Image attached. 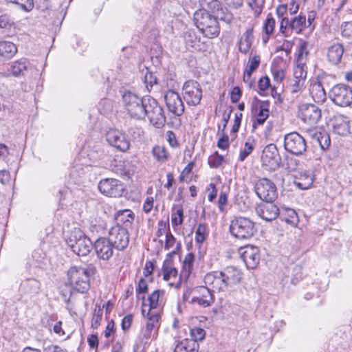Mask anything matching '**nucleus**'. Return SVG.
Wrapping results in <instances>:
<instances>
[{"label":"nucleus","mask_w":352,"mask_h":352,"mask_svg":"<svg viewBox=\"0 0 352 352\" xmlns=\"http://www.w3.org/2000/svg\"><path fill=\"white\" fill-rule=\"evenodd\" d=\"M241 94H242V92H241V89L239 87H234L232 91H231V95H230V100L232 101V102L233 103H236L237 102L241 96Z\"/></svg>","instance_id":"0e129e2a"},{"label":"nucleus","mask_w":352,"mask_h":352,"mask_svg":"<svg viewBox=\"0 0 352 352\" xmlns=\"http://www.w3.org/2000/svg\"><path fill=\"white\" fill-rule=\"evenodd\" d=\"M152 153L157 161L165 160L168 158L166 148L162 146H155L153 148Z\"/></svg>","instance_id":"37998d69"},{"label":"nucleus","mask_w":352,"mask_h":352,"mask_svg":"<svg viewBox=\"0 0 352 352\" xmlns=\"http://www.w3.org/2000/svg\"><path fill=\"white\" fill-rule=\"evenodd\" d=\"M289 29L299 34L307 28V21L305 15L300 14L289 20Z\"/></svg>","instance_id":"473e14b6"},{"label":"nucleus","mask_w":352,"mask_h":352,"mask_svg":"<svg viewBox=\"0 0 352 352\" xmlns=\"http://www.w3.org/2000/svg\"><path fill=\"white\" fill-rule=\"evenodd\" d=\"M289 20L287 17L281 19L280 24V32L285 36H288V30L289 29Z\"/></svg>","instance_id":"13d9d810"},{"label":"nucleus","mask_w":352,"mask_h":352,"mask_svg":"<svg viewBox=\"0 0 352 352\" xmlns=\"http://www.w3.org/2000/svg\"><path fill=\"white\" fill-rule=\"evenodd\" d=\"M280 218L285 221L286 223L296 226L298 223V217L297 213L294 209L286 208L284 209L281 212H279Z\"/></svg>","instance_id":"c9c22d12"},{"label":"nucleus","mask_w":352,"mask_h":352,"mask_svg":"<svg viewBox=\"0 0 352 352\" xmlns=\"http://www.w3.org/2000/svg\"><path fill=\"white\" fill-rule=\"evenodd\" d=\"M16 4L25 12H30L34 8L33 0H18Z\"/></svg>","instance_id":"4d7b16f0"},{"label":"nucleus","mask_w":352,"mask_h":352,"mask_svg":"<svg viewBox=\"0 0 352 352\" xmlns=\"http://www.w3.org/2000/svg\"><path fill=\"white\" fill-rule=\"evenodd\" d=\"M148 291V284L145 279L140 278L138 283V287L136 288V292L138 294H144Z\"/></svg>","instance_id":"338daca9"},{"label":"nucleus","mask_w":352,"mask_h":352,"mask_svg":"<svg viewBox=\"0 0 352 352\" xmlns=\"http://www.w3.org/2000/svg\"><path fill=\"white\" fill-rule=\"evenodd\" d=\"M208 235V226L206 223H200L195 232V241L201 244Z\"/></svg>","instance_id":"4c0bfd02"},{"label":"nucleus","mask_w":352,"mask_h":352,"mask_svg":"<svg viewBox=\"0 0 352 352\" xmlns=\"http://www.w3.org/2000/svg\"><path fill=\"white\" fill-rule=\"evenodd\" d=\"M258 89L260 91H265L270 86V80L268 76H264L258 80Z\"/></svg>","instance_id":"e2e57ef3"},{"label":"nucleus","mask_w":352,"mask_h":352,"mask_svg":"<svg viewBox=\"0 0 352 352\" xmlns=\"http://www.w3.org/2000/svg\"><path fill=\"white\" fill-rule=\"evenodd\" d=\"M254 191L257 197L265 202H274L278 197L276 185L266 177L261 178L256 182Z\"/></svg>","instance_id":"423d86ee"},{"label":"nucleus","mask_w":352,"mask_h":352,"mask_svg":"<svg viewBox=\"0 0 352 352\" xmlns=\"http://www.w3.org/2000/svg\"><path fill=\"white\" fill-rule=\"evenodd\" d=\"M195 292H197L199 295L192 297L191 300L192 303H197L202 307H208L211 306L214 302L212 292L207 287H199Z\"/></svg>","instance_id":"4be33fe9"},{"label":"nucleus","mask_w":352,"mask_h":352,"mask_svg":"<svg viewBox=\"0 0 352 352\" xmlns=\"http://www.w3.org/2000/svg\"><path fill=\"white\" fill-rule=\"evenodd\" d=\"M305 82L304 80H298L294 78L289 85L290 91L292 94L299 92L304 87Z\"/></svg>","instance_id":"3c124183"},{"label":"nucleus","mask_w":352,"mask_h":352,"mask_svg":"<svg viewBox=\"0 0 352 352\" xmlns=\"http://www.w3.org/2000/svg\"><path fill=\"white\" fill-rule=\"evenodd\" d=\"M147 105L145 113L151 123L156 128L163 126L166 122V116L162 107L153 98L148 100Z\"/></svg>","instance_id":"9b49d317"},{"label":"nucleus","mask_w":352,"mask_h":352,"mask_svg":"<svg viewBox=\"0 0 352 352\" xmlns=\"http://www.w3.org/2000/svg\"><path fill=\"white\" fill-rule=\"evenodd\" d=\"M109 240L115 249L122 251L129 245V234L126 228L116 225L109 231Z\"/></svg>","instance_id":"9d476101"},{"label":"nucleus","mask_w":352,"mask_h":352,"mask_svg":"<svg viewBox=\"0 0 352 352\" xmlns=\"http://www.w3.org/2000/svg\"><path fill=\"white\" fill-rule=\"evenodd\" d=\"M223 162V157L215 152L208 159V164L212 168H217L220 166Z\"/></svg>","instance_id":"09e8293b"},{"label":"nucleus","mask_w":352,"mask_h":352,"mask_svg":"<svg viewBox=\"0 0 352 352\" xmlns=\"http://www.w3.org/2000/svg\"><path fill=\"white\" fill-rule=\"evenodd\" d=\"M68 246L79 256L88 255L93 249L90 239L80 228H74L66 240Z\"/></svg>","instance_id":"7ed1b4c3"},{"label":"nucleus","mask_w":352,"mask_h":352,"mask_svg":"<svg viewBox=\"0 0 352 352\" xmlns=\"http://www.w3.org/2000/svg\"><path fill=\"white\" fill-rule=\"evenodd\" d=\"M117 225L123 224L126 227L131 225L134 219V214L130 210H121L114 214Z\"/></svg>","instance_id":"72a5a7b5"},{"label":"nucleus","mask_w":352,"mask_h":352,"mask_svg":"<svg viewBox=\"0 0 352 352\" xmlns=\"http://www.w3.org/2000/svg\"><path fill=\"white\" fill-rule=\"evenodd\" d=\"M154 199L152 197H148L143 204V211L145 213H149L153 207Z\"/></svg>","instance_id":"69168bd1"},{"label":"nucleus","mask_w":352,"mask_h":352,"mask_svg":"<svg viewBox=\"0 0 352 352\" xmlns=\"http://www.w3.org/2000/svg\"><path fill=\"white\" fill-rule=\"evenodd\" d=\"M17 52L16 45L7 41H0V62L13 58Z\"/></svg>","instance_id":"a878e982"},{"label":"nucleus","mask_w":352,"mask_h":352,"mask_svg":"<svg viewBox=\"0 0 352 352\" xmlns=\"http://www.w3.org/2000/svg\"><path fill=\"white\" fill-rule=\"evenodd\" d=\"M164 294V291H161L159 289H157L154 291L149 296H148V309L151 310V311H153L152 309H155L158 305L160 300L161 294L163 295Z\"/></svg>","instance_id":"ea45409f"},{"label":"nucleus","mask_w":352,"mask_h":352,"mask_svg":"<svg viewBox=\"0 0 352 352\" xmlns=\"http://www.w3.org/2000/svg\"><path fill=\"white\" fill-rule=\"evenodd\" d=\"M256 211L260 217L267 221L275 219L279 214V209L273 202H266L258 205Z\"/></svg>","instance_id":"5701e85b"},{"label":"nucleus","mask_w":352,"mask_h":352,"mask_svg":"<svg viewBox=\"0 0 352 352\" xmlns=\"http://www.w3.org/2000/svg\"><path fill=\"white\" fill-rule=\"evenodd\" d=\"M253 39V29L249 28L241 36L238 43L239 50L243 54H247L251 48Z\"/></svg>","instance_id":"7c9ffc66"},{"label":"nucleus","mask_w":352,"mask_h":352,"mask_svg":"<svg viewBox=\"0 0 352 352\" xmlns=\"http://www.w3.org/2000/svg\"><path fill=\"white\" fill-rule=\"evenodd\" d=\"M204 283L206 287L213 292L225 291L228 288L220 271L208 273L204 277Z\"/></svg>","instance_id":"aec40b11"},{"label":"nucleus","mask_w":352,"mask_h":352,"mask_svg":"<svg viewBox=\"0 0 352 352\" xmlns=\"http://www.w3.org/2000/svg\"><path fill=\"white\" fill-rule=\"evenodd\" d=\"M275 24V19L272 16L271 14H269L264 23L263 28V31L266 35L270 36L271 34H272Z\"/></svg>","instance_id":"49530a36"},{"label":"nucleus","mask_w":352,"mask_h":352,"mask_svg":"<svg viewBox=\"0 0 352 352\" xmlns=\"http://www.w3.org/2000/svg\"><path fill=\"white\" fill-rule=\"evenodd\" d=\"M249 6L254 12L255 15L258 16L262 12L261 3L259 0H251L248 3Z\"/></svg>","instance_id":"bf43d9fd"},{"label":"nucleus","mask_w":352,"mask_h":352,"mask_svg":"<svg viewBox=\"0 0 352 352\" xmlns=\"http://www.w3.org/2000/svg\"><path fill=\"white\" fill-rule=\"evenodd\" d=\"M299 117L309 125L318 123L321 118L320 109L313 104H302L299 107Z\"/></svg>","instance_id":"dca6fc26"},{"label":"nucleus","mask_w":352,"mask_h":352,"mask_svg":"<svg viewBox=\"0 0 352 352\" xmlns=\"http://www.w3.org/2000/svg\"><path fill=\"white\" fill-rule=\"evenodd\" d=\"M317 140L322 150L327 149L331 144L330 136L327 133H320L317 135Z\"/></svg>","instance_id":"c03bdc74"},{"label":"nucleus","mask_w":352,"mask_h":352,"mask_svg":"<svg viewBox=\"0 0 352 352\" xmlns=\"http://www.w3.org/2000/svg\"><path fill=\"white\" fill-rule=\"evenodd\" d=\"M144 83L149 90V87L152 88L153 85L157 83L156 76L153 73L147 72L144 76Z\"/></svg>","instance_id":"5fc2aeb1"},{"label":"nucleus","mask_w":352,"mask_h":352,"mask_svg":"<svg viewBox=\"0 0 352 352\" xmlns=\"http://www.w3.org/2000/svg\"><path fill=\"white\" fill-rule=\"evenodd\" d=\"M331 100L338 106L348 107L352 103V89L349 86L338 84L329 92Z\"/></svg>","instance_id":"6e6552de"},{"label":"nucleus","mask_w":352,"mask_h":352,"mask_svg":"<svg viewBox=\"0 0 352 352\" xmlns=\"http://www.w3.org/2000/svg\"><path fill=\"white\" fill-rule=\"evenodd\" d=\"M214 16L218 20L224 21L226 23H230L233 19L232 14L226 8H223L221 3L219 4L218 10H214L212 12Z\"/></svg>","instance_id":"e433bc0d"},{"label":"nucleus","mask_w":352,"mask_h":352,"mask_svg":"<svg viewBox=\"0 0 352 352\" xmlns=\"http://www.w3.org/2000/svg\"><path fill=\"white\" fill-rule=\"evenodd\" d=\"M302 277V273L301 266L298 265H294L292 272V283L294 285L297 284Z\"/></svg>","instance_id":"603ef678"},{"label":"nucleus","mask_w":352,"mask_h":352,"mask_svg":"<svg viewBox=\"0 0 352 352\" xmlns=\"http://www.w3.org/2000/svg\"><path fill=\"white\" fill-rule=\"evenodd\" d=\"M146 305L143 302L142 314L144 316L147 318L146 329L145 331L144 332V337L146 340H148L151 336L152 331L155 328H158L160 315L155 311H151L150 309H148V311L146 312Z\"/></svg>","instance_id":"412c9836"},{"label":"nucleus","mask_w":352,"mask_h":352,"mask_svg":"<svg viewBox=\"0 0 352 352\" xmlns=\"http://www.w3.org/2000/svg\"><path fill=\"white\" fill-rule=\"evenodd\" d=\"M29 65L30 63L26 59L22 58L13 62L10 66V71L14 76L23 75V72L28 69Z\"/></svg>","instance_id":"f704fd0d"},{"label":"nucleus","mask_w":352,"mask_h":352,"mask_svg":"<svg viewBox=\"0 0 352 352\" xmlns=\"http://www.w3.org/2000/svg\"><path fill=\"white\" fill-rule=\"evenodd\" d=\"M108 143L118 150L125 152L130 148V140L123 131L111 129L106 133Z\"/></svg>","instance_id":"ddd939ff"},{"label":"nucleus","mask_w":352,"mask_h":352,"mask_svg":"<svg viewBox=\"0 0 352 352\" xmlns=\"http://www.w3.org/2000/svg\"><path fill=\"white\" fill-rule=\"evenodd\" d=\"M230 232L239 239H249L257 232L255 223L250 218L245 217H234L230 222Z\"/></svg>","instance_id":"20e7f679"},{"label":"nucleus","mask_w":352,"mask_h":352,"mask_svg":"<svg viewBox=\"0 0 352 352\" xmlns=\"http://www.w3.org/2000/svg\"><path fill=\"white\" fill-rule=\"evenodd\" d=\"M284 147L288 153L299 156L305 153L307 145L305 138L294 131L285 135Z\"/></svg>","instance_id":"0eeeda50"},{"label":"nucleus","mask_w":352,"mask_h":352,"mask_svg":"<svg viewBox=\"0 0 352 352\" xmlns=\"http://www.w3.org/2000/svg\"><path fill=\"white\" fill-rule=\"evenodd\" d=\"M270 102L268 100L261 101L258 107V112L256 113V117L253 121V127L255 128L256 125H263L270 116Z\"/></svg>","instance_id":"bb28decb"},{"label":"nucleus","mask_w":352,"mask_h":352,"mask_svg":"<svg viewBox=\"0 0 352 352\" xmlns=\"http://www.w3.org/2000/svg\"><path fill=\"white\" fill-rule=\"evenodd\" d=\"M176 239L172 234L170 230L168 229L166 233V241L164 245L165 250H168L170 248H173L175 244Z\"/></svg>","instance_id":"6e6d98bb"},{"label":"nucleus","mask_w":352,"mask_h":352,"mask_svg":"<svg viewBox=\"0 0 352 352\" xmlns=\"http://www.w3.org/2000/svg\"><path fill=\"white\" fill-rule=\"evenodd\" d=\"M184 100L188 105L197 106L202 98V89L200 84L195 80L186 81L182 89Z\"/></svg>","instance_id":"1a4fd4ad"},{"label":"nucleus","mask_w":352,"mask_h":352,"mask_svg":"<svg viewBox=\"0 0 352 352\" xmlns=\"http://www.w3.org/2000/svg\"><path fill=\"white\" fill-rule=\"evenodd\" d=\"M344 48L340 43H335L328 49L327 57L329 60L334 65L338 64L342 58Z\"/></svg>","instance_id":"2f4dec72"},{"label":"nucleus","mask_w":352,"mask_h":352,"mask_svg":"<svg viewBox=\"0 0 352 352\" xmlns=\"http://www.w3.org/2000/svg\"><path fill=\"white\" fill-rule=\"evenodd\" d=\"M201 9L212 12L214 10H218L221 3L218 0H199Z\"/></svg>","instance_id":"a19ab883"},{"label":"nucleus","mask_w":352,"mask_h":352,"mask_svg":"<svg viewBox=\"0 0 352 352\" xmlns=\"http://www.w3.org/2000/svg\"><path fill=\"white\" fill-rule=\"evenodd\" d=\"M261 63V58L258 55H254L252 57H250L248 65L245 68L243 74V81L245 82H249L251 85L252 81V73L258 67Z\"/></svg>","instance_id":"cd10ccee"},{"label":"nucleus","mask_w":352,"mask_h":352,"mask_svg":"<svg viewBox=\"0 0 352 352\" xmlns=\"http://www.w3.org/2000/svg\"><path fill=\"white\" fill-rule=\"evenodd\" d=\"M220 272L228 287L236 285L241 280L242 274L241 271L234 266H228L222 271H220Z\"/></svg>","instance_id":"b1692460"},{"label":"nucleus","mask_w":352,"mask_h":352,"mask_svg":"<svg viewBox=\"0 0 352 352\" xmlns=\"http://www.w3.org/2000/svg\"><path fill=\"white\" fill-rule=\"evenodd\" d=\"M229 138L227 135H225L223 132L222 137L220 138L217 142V146L221 149L226 150L229 148Z\"/></svg>","instance_id":"052dcab7"},{"label":"nucleus","mask_w":352,"mask_h":352,"mask_svg":"<svg viewBox=\"0 0 352 352\" xmlns=\"http://www.w3.org/2000/svg\"><path fill=\"white\" fill-rule=\"evenodd\" d=\"M194 261L195 255L192 253H188L186 255L183 263V267L188 274H189L192 270Z\"/></svg>","instance_id":"de8ad7c7"},{"label":"nucleus","mask_w":352,"mask_h":352,"mask_svg":"<svg viewBox=\"0 0 352 352\" xmlns=\"http://www.w3.org/2000/svg\"><path fill=\"white\" fill-rule=\"evenodd\" d=\"M314 175L311 171H304L299 174L294 180L295 185L300 189H308L312 186Z\"/></svg>","instance_id":"c756f323"},{"label":"nucleus","mask_w":352,"mask_h":352,"mask_svg":"<svg viewBox=\"0 0 352 352\" xmlns=\"http://www.w3.org/2000/svg\"><path fill=\"white\" fill-rule=\"evenodd\" d=\"M193 21L197 28L205 37L216 38L220 33V26L213 15L204 9H199L195 12Z\"/></svg>","instance_id":"f257e3e1"},{"label":"nucleus","mask_w":352,"mask_h":352,"mask_svg":"<svg viewBox=\"0 0 352 352\" xmlns=\"http://www.w3.org/2000/svg\"><path fill=\"white\" fill-rule=\"evenodd\" d=\"M206 331L201 327H195L190 329V337L192 340L197 343L204 339Z\"/></svg>","instance_id":"a18cd8bd"},{"label":"nucleus","mask_w":352,"mask_h":352,"mask_svg":"<svg viewBox=\"0 0 352 352\" xmlns=\"http://www.w3.org/2000/svg\"><path fill=\"white\" fill-rule=\"evenodd\" d=\"M163 270V279L168 280L170 277H176L177 275V270L170 265L169 263L165 261L162 267Z\"/></svg>","instance_id":"79ce46f5"},{"label":"nucleus","mask_w":352,"mask_h":352,"mask_svg":"<svg viewBox=\"0 0 352 352\" xmlns=\"http://www.w3.org/2000/svg\"><path fill=\"white\" fill-rule=\"evenodd\" d=\"M151 98H142L130 91L122 95V105L126 113L136 120H142L146 117L147 102Z\"/></svg>","instance_id":"f03ea898"},{"label":"nucleus","mask_w":352,"mask_h":352,"mask_svg":"<svg viewBox=\"0 0 352 352\" xmlns=\"http://www.w3.org/2000/svg\"><path fill=\"white\" fill-rule=\"evenodd\" d=\"M342 34L346 36H352V21L344 23L342 25Z\"/></svg>","instance_id":"774afa93"},{"label":"nucleus","mask_w":352,"mask_h":352,"mask_svg":"<svg viewBox=\"0 0 352 352\" xmlns=\"http://www.w3.org/2000/svg\"><path fill=\"white\" fill-rule=\"evenodd\" d=\"M280 160L278 151L275 144H270L264 148L261 155L263 165L274 169L278 166Z\"/></svg>","instance_id":"6ab92c4d"},{"label":"nucleus","mask_w":352,"mask_h":352,"mask_svg":"<svg viewBox=\"0 0 352 352\" xmlns=\"http://www.w3.org/2000/svg\"><path fill=\"white\" fill-rule=\"evenodd\" d=\"M307 45L308 44L305 41L301 43L298 51L296 65L294 69V78L298 80H304L305 81L307 77L306 60L309 54V52L307 50Z\"/></svg>","instance_id":"2eb2a0df"},{"label":"nucleus","mask_w":352,"mask_h":352,"mask_svg":"<svg viewBox=\"0 0 352 352\" xmlns=\"http://www.w3.org/2000/svg\"><path fill=\"white\" fill-rule=\"evenodd\" d=\"M239 253L247 268L255 269L258 265L261 256L258 247L250 245L241 247Z\"/></svg>","instance_id":"4468645a"},{"label":"nucleus","mask_w":352,"mask_h":352,"mask_svg":"<svg viewBox=\"0 0 352 352\" xmlns=\"http://www.w3.org/2000/svg\"><path fill=\"white\" fill-rule=\"evenodd\" d=\"M309 92L316 102H323L326 100V92L319 81H314L310 85Z\"/></svg>","instance_id":"c85d7f7f"},{"label":"nucleus","mask_w":352,"mask_h":352,"mask_svg":"<svg viewBox=\"0 0 352 352\" xmlns=\"http://www.w3.org/2000/svg\"><path fill=\"white\" fill-rule=\"evenodd\" d=\"M164 100L170 112L177 116L183 114L184 104L178 93L168 90L164 95Z\"/></svg>","instance_id":"f3484780"},{"label":"nucleus","mask_w":352,"mask_h":352,"mask_svg":"<svg viewBox=\"0 0 352 352\" xmlns=\"http://www.w3.org/2000/svg\"><path fill=\"white\" fill-rule=\"evenodd\" d=\"M188 342V339H184L179 342L175 346L174 352H188V350H190L189 349H187Z\"/></svg>","instance_id":"680f3d73"},{"label":"nucleus","mask_w":352,"mask_h":352,"mask_svg":"<svg viewBox=\"0 0 352 352\" xmlns=\"http://www.w3.org/2000/svg\"><path fill=\"white\" fill-rule=\"evenodd\" d=\"M333 128L336 133L340 135H346L350 130L349 118L343 115L336 116L333 120Z\"/></svg>","instance_id":"393cba45"},{"label":"nucleus","mask_w":352,"mask_h":352,"mask_svg":"<svg viewBox=\"0 0 352 352\" xmlns=\"http://www.w3.org/2000/svg\"><path fill=\"white\" fill-rule=\"evenodd\" d=\"M92 270L82 267H72L67 273L69 284L80 293L87 292L89 287V276Z\"/></svg>","instance_id":"39448f33"},{"label":"nucleus","mask_w":352,"mask_h":352,"mask_svg":"<svg viewBox=\"0 0 352 352\" xmlns=\"http://www.w3.org/2000/svg\"><path fill=\"white\" fill-rule=\"evenodd\" d=\"M184 221V212L182 208L177 210L175 213H173L171 217V223L173 226H177L182 225Z\"/></svg>","instance_id":"8fccbe9b"},{"label":"nucleus","mask_w":352,"mask_h":352,"mask_svg":"<svg viewBox=\"0 0 352 352\" xmlns=\"http://www.w3.org/2000/svg\"><path fill=\"white\" fill-rule=\"evenodd\" d=\"M102 309L99 307L98 309L96 308L94 309V314L91 320V327L93 328L97 329L102 320Z\"/></svg>","instance_id":"864d4df0"},{"label":"nucleus","mask_w":352,"mask_h":352,"mask_svg":"<svg viewBox=\"0 0 352 352\" xmlns=\"http://www.w3.org/2000/svg\"><path fill=\"white\" fill-rule=\"evenodd\" d=\"M98 188L102 194L111 197H121L124 190V184L122 182L112 178L100 180Z\"/></svg>","instance_id":"f8f14e48"},{"label":"nucleus","mask_w":352,"mask_h":352,"mask_svg":"<svg viewBox=\"0 0 352 352\" xmlns=\"http://www.w3.org/2000/svg\"><path fill=\"white\" fill-rule=\"evenodd\" d=\"M255 142L252 138H248L244 144V148L239 153V160L243 162L245 158L253 151L254 148Z\"/></svg>","instance_id":"58836bf2"},{"label":"nucleus","mask_w":352,"mask_h":352,"mask_svg":"<svg viewBox=\"0 0 352 352\" xmlns=\"http://www.w3.org/2000/svg\"><path fill=\"white\" fill-rule=\"evenodd\" d=\"M93 248L98 258L108 261L113 256L114 247L108 238L100 237L93 244Z\"/></svg>","instance_id":"a211bd4d"}]
</instances>
